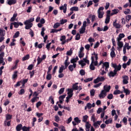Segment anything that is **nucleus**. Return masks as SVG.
I'll return each mask as SVG.
<instances>
[{"mask_svg": "<svg viewBox=\"0 0 131 131\" xmlns=\"http://www.w3.org/2000/svg\"><path fill=\"white\" fill-rule=\"evenodd\" d=\"M4 32H6V31H5V30H2V29H0V35H1V36H5V33H4Z\"/></svg>", "mask_w": 131, "mask_h": 131, "instance_id": "a18cd8bd", "label": "nucleus"}, {"mask_svg": "<svg viewBox=\"0 0 131 131\" xmlns=\"http://www.w3.org/2000/svg\"><path fill=\"white\" fill-rule=\"evenodd\" d=\"M37 65H39L41 62H42V59H41L39 56L38 57V58L37 59Z\"/></svg>", "mask_w": 131, "mask_h": 131, "instance_id": "f704fd0d", "label": "nucleus"}, {"mask_svg": "<svg viewBox=\"0 0 131 131\" xmlns=\"http://www.w3.org/2000/svg\"><path fill=\"white\" fill-rule=\"evenodd\" d=\"M78 57L80 59H81V58H83V57H84V53L83 52H79Z\"/></svg>", "mask_w": 131, "mask_h": 131, "instance_id": "37998d69", "label": "nucleus"}, {"mask_svg": "<svg viewBox=\"0 0 131 131\" xmlns=\"http://www.w3.org/2000/svg\"><path fill=\"white\" fill-rule=\"evenodd\" d=\"M111 58H115V57L116 56L115 55V52L114 51V50H112L111 52Z\"/></svg>", "mask_w": 131, "mask_h": 131, "instance_id": "c9c22d12", "label": "nucleus"}, {"mask_svg": "<svg viewBox=\"0 0 131 131\" xmlns=\"http://www.w3.org/2000/svg\"><path fill=\"white\" fill-rule=\"evenodd\" d=\"M123 78V84H127L128 83V76L125 75L122 77Z\"/></svg>", "mask_w": 131, "mask_h": 131, "instance_id": "423d86ee", "label": "nucleus"}, {"mask_svg": "<svg viewBox=\"0 0 131 131\" xmlns=\"http://www.w3.org/2000/svg\"><path fill=\"white\" fill-rule=\"evenodd\" d=\"M91 63L94 64L95 66H98V61L96 60L95 61V57L93 56H91Z\"/></svg>", "mask_w": 131, "mask_h": 131, "instance_id": "9d476101", "label": "nucleus"}, {"mask_svg": "<svg viewBox=\"0 0 131 131\" xmlns=\"http://www.w3.org/2000/svg\"><path fill=\"white\" fill-rule=\"evenodd\" d=\"M112 119H111V120H106L105 121V124H109V123H112Z\"/></svg>", "mask_w": 131, "mask_h": 131, "instance_id": "680f3d73", "label": "nucleus"}, {"mask_svg": "<svg viewBox=\"0 0 131 131\" xmlns=\"http://www.w3.org/2000/svg\"><path fill=\"white\" fill-rule=\"evenodd\" d=\"M60 25H61V24H60V23H56L54 24V28L55 29H57L58 28V27H59L60 26Z\"/></svg>", "mask_w": 131, "mask_h": 131, "instance_id": "de8ad7c7", "label": "nucleus"}, {"mask_svg": "<svg viewBox=\"0 0 131 131\" xmlns=\"http://www.w3.org/2000/svg\"><path fill=\"white\" fill-rule=\"evenodd\" d=\"M99 46H100V42H99V41H97L94 45V49H98Z\"/></svg>", "mask_w": 131, "mask_h": 131, "instance_id": "5fc2aeb1", "label": "nucleus"}, {"mask_svg": "<svg viewBox=\"0 0 131 131\" xmlns=\"http://www.w3.org/2000/svg\"><path fill=\"white\" fill-rule=\"evenodd\" d=\"M77 84H78V83H76L73 84V90H75V91H77V90H78V86L77 85Z\"/></svg>", "mask_w": 131, "mask_h": 131, "instance_id": "7c9ffc66", "label": "nucleus"}, {"mask_svg": "<svg viewBox=\"0 0 131 131\" xmlns=\"http://www.w3.org/2000/svg\"><path fill=\"white\" fill-rule=\"evenodd\" d=\"M64 91H65V88H62L60 89L58 92L59 95H62L64 93Z\"/></svg>", "mask_w": 131, "mask_h": 131, "instance_id": "c03bdc74", "label": "nucleus"}, {"mask_svg": "<svg viewBox=\"0 0 131 131\" xmlns=\"http://www.w3.org/2000/svg\"><path fill=\"white\" fill-rule=\"evenodd\" d=\"M93 78H89L84 80V82H89V81H92Z\"/></svg>", "mask_w": 131, "mask_h": 131, "instance_id": "e2e57ef3", "label": "nucleus"}, {"mask_svg": "<svg viewBox=\"0 0 131 131\" xmlns=\"http://www.w3.org/2000/svg\"><path fill=\"white\" fill-rule=\"evenodd\" d=\"M72 54H73V52L72 51V49H71L70 50V51H67V55L68 56H71V55H72Z\"/></svg>", "mask_w": 131, "mask_h": 131, "instance_id": "79ce46f5", "label": "nucleus"}, {"mask_svg": "<svg viewBox=\"0 0 131 131\" xmlns=\"http://www.w3.org/2000/svg\"><path fill=\"white\" fill-rule=\"evenodd\" d=\"M30 58V55L29 54H27L26 56H25L22 58L23 61H27V60H29V59Z\"/></svg>", "mask_w": 131, "mask_h": 131, "instance_id": "f3484780", "label": "nucleus"}, {"mask_svg": "<svg viewBox=\"0 0 131 131\" xmlns=\"http://www.w3.org/2000/svg\"><path fill=\"white\" fill-rule=\"evenodd\" d=\"M90 68L91 70H93V71L95 70V66H94V64H93V63L92 62L90 66Z\"/></svg>", "mask_w": 131, "mask_h": 131, "instance_id": "864d4df0", "label": "nucleus"}, {"mask_svg": "<svg viewBox=\"0 0 131 131\" xmlns=\"http://www.w3.org/2000/svg\"><path fill=\"white\" fill-rule=\"evenodd\" d=\"M55 118V121H56V122H59L60 121V117H59V116L56 115Z\"/></svg>", "mask_w": 131, "mask_h": 131, "instance_id": "8fccbe9b", "label": "nucleus"}, {"mask_svg": "<svg viewBox=\"0 0 131 131\" xmlns=\"http://www.w3.org/2000/svg\"><path fill=\"white\" fill-rule=\"evenodd\" d=\"M18 16V13H14L13 15V17H12L10 19V21L11 22H14L16 20V18Z\"/></svg>", "mask_w": 131, "mask_h": 131, "instance_id": "4468645a", "label": "nucleus"}, {"mask_svg": "<svg viewBox=\"0 0 131 131\" xmlns=\"http://www.w3.org/2000/svg\"><path fill=\"white\" fill-rule=\"evenodd\" d=\"M110 22V16H106L105 20V24H109Z\"/></svg>", "mask_w": 131, "mask_h": 131, "instance_id": "72a5a7b5", "label": "nucleus"}, {"mask_svg": "<svg viewBox=\"0 0 131 131\" xmlns=\"http://www.w3.org/2000/svg\"><path fill=\"white\" fill-rule=\"evenodd\" d=\"M91 126H92V124H90L89 122H86L85 125L86 128H91Z\"/></svg>", "mask_w": 131, "mask_h": 131, "instance_id": "603ef678", "label": "nucleus"}, {"mask_svg": "<svg viewBox=\"0 0 131 131\" xmlns=\"http://www.w3.org/2000/svg\"><path fill=\"white\" fill-rule=\"evenodd\" d=\"M105 80V77H98L96 79L94 80V82L95 83H98V82H103Z\"/></svg>", "mask_w": 131, "mask_h": 131, "instance_id": "7ed1b4c3", "label": "nucleus"}, {"mask_svg": "<svg viewBox=\"0 0 131 131\" xmlns=\"http://www.w3.org/2000/svg\"><path fill=\"white\" fill-rule=\"evenodd\" d=\"M98 14L99 19H102L103 16H104V12H97Z\"/></svg>", "mask_w": 131, "mask_h": 131, "instance_id": "4be33fe9", "label": "nucleus"}, {"mask_svg": "<svg viewBox=\"0 0 131 131\" xmlns=\"http://www.w3.org/2000/svg\"><path fill=\"white\" fill-rule=\"evenodd\" d=\"M100 71H101V72L100 73L101 75H104V74H106L107 73V72L104 71V69H100Z\"/></svg>", "mask_w": 131, "mask_h": 131, "instance_id": "bf43d9fd", "label": "nucleus"}, {"mask_svg": "<svg viewBox=\"0 0 131 131\" xmlns=\"http://www.w3.org/2000/svg\"><path fill=\"white\" fill-rule=\"evenodd\" d=\"M17 3V1L16 0H8V4L9 6H12V5H15V4Z\"/></svg>", "mask_w": 131, "mask_h": 131, "instance_id": "f8f14e48", "label": "nucleus"}, {"mask_svg": "<svg viewBox=\"0 0 131 131\" xmlns=\"http://www.w3.org/2000/svg\"><path fill=\"white\" fill-rule=\"evenodd\" d=\"M69 70H70V71H71V72H72V71H73V70H74V68H73V67L72 66V64H71L69 66Z\"/></svg>", "mask_w": 131, "mask_h": 131, "instance_id": "13d9d810", "label": "nucleus"}, {"mask_svg": "<svg viewBox=\"0 0 131 131\" xmlns=\"http://www.w3.org/2000/svg\"><path fill=\"white\" fill-rule=\"evenodd\" d=\"M67 19H61L60 20V24L61 25H63V24H65V23H67Z\"/></svg>", "mask_w": 131, "mask_h": 131, "instance_id": "49530a36", "label": "nucleus"}, {"mask_svg": "<svg viewBox=\"0 0 131 131\" xmlns=\"http://www.w3.org/2000/svg\"><path fill=\"white\" fill-rule=\"evenodd\" d=\"M35 47L38 48V49H41V48H42V43L38 45V42H36L35 43Z\"/></svg>", "mask_w": 131, "mask_h": 131, "instance_id": "dca6fc26", "label": "nucleus"}, {"mask_svg": "<svg viewBox=\"0 0 131 131\" xmlns=\"http://www.w3.org/2000/svg\"><path fill=\"white\" fill-rule=\"evenodd\" d=\"M46 79L47 80H51V79H52V74L47 73Z\"/></svg>", "mask_w": 131, "mask_h": 131, "instance_id": "a19ab883", "label": "nucleus"}, {"mask_svg": "<svg viewBox=\"0 0 131 131\" xmlns=\"http://www.w3.org/2000/svg\"><path fill=\"white\" fill-rule=\"evenodd\" d=\"M88 41H89V42H91V43H92V42H95V39H94V38H92V37H90V38H89V39H88Z\"/></svg>", "mask_w": 131, "mask_h": 131, "instance_id": "338daca9", "label": "nucleus"}, {"mask_svg": "<svg viewBox=\"0 0 131 131\" xmlns=\"http://www.w3.org/2000/svg\"><path fill=\"white\" fill-rule=\"evenodd\" d=\"M64 64L65 65V68H67V67H68V66L70 65V62H69V61H64Z\"/></svg>", "mask_w": 131, "mask_h": 131, "instance_id": "774afa93", "label": "nucleus"}, {"mask_svg": "<svg viewBox=\"0 0 131 131\" xmlns=\"http://www.w3.org/2000/svg\"><path fill=\"white\" fill-rule=\"evenodd\" d=\"M66 97V95H63L59 96V103L60 104H63V101H64V99Z\"/></svg>", "mask_w": 131, "mask_h": 131, "instance_id": "1a4fd4ad", "label": "nucleus"}, {"mask_svg": "<svg viewBox=\"0 0 131 131\" xmlns=\"http://www.w3.org/2000/svg\"><path fill=\"white\" fill-rule=\"evenodd\" d=\"M19 35H20V32L17 31V32L14 34V35H13V38H17V37H19Z\"/></svg>", "mask_w": 131, "mask_h": 131, "instance_id": "c756f323", "label": "nucleus"}, {"mask_svg": "<svg viewBox=\"0 0 131 131\" xmlns=\"http://www.w3.org/2000/svg\"><path fill=\"white\" fill-rule=\"evenodd\" d=\"M7 120H5L4 121V124L5 126H11V121H7Z\"/></svg>", "mask_w": 131, "mask_h": 131, "instance_id": "412c9836", "label": "nucleus"}, {"mask_svg": "<svg viewBox=\"0 0 131 131\" xmlns=\"http://www.w3.org/2000/svg\"><path fill=\"white\" fill-rule=\"evenodd\" d=\"M28 70H32L33 69V64H30L27 68Z\"/></svg>", "mask_w": 131, "mask_h": 131, "instance_id": "0e129e2a", "label": "nucleus"}, {"mask_svg": "<svg viewBox=\"0 0 131 131\" xmlns=\"http://www.w3.org/2000/svg\"><path fill=\"white\" fill-rule=\"evenodd\" d=\"M18 77V71H15L13 72L12 78V79H16Z\"/></svg>", "mask_w": 131, "mask_h": 131, "instance_id": "ddd939ff", "label": "nucleus"}, {"mask_svg": "<svg viewBox=\"0 0 131 131\" xmlns=\"http://www.w3.org/2000/svg\"><path fill=\"white\" fill-rule=\"evenodd\" d=\"M124 14H125V15H128V14H130V9H127V11H124Z\"/></svg>", "mask_w": 131, "mask_h": 131, "instance_id": "6e6d98bb", "label": "nucleus"}, {"mask_svg": "<svg viewBox=\"0 0 131 131\" xmlns=\"http://www.w3.org/2000/svg\"><path fill=\"white\" fill-rule=\"evenodd\" d=\"M79 32H80V34H83V33L85 32V28H82L81 27V28L79 29Z\"/></svg>", "mask_w": 131, "mask_h": 131, "instance_id": "a878e982", "label": "nucleus"}, {"mask_svg": "<svg viewBox=\"0 0 131 131\" xmlns=\"http://www.w3.org/2000/svg\"><path fill=\"white\" fill-rule=\"evenodd\" d=\"M74 121L76 122V123H80L81 122V120H79V118L78 117H75L74 119Z\"/></svg>", "mask_w": 131, "mask_h": 131, "instance_id": "e433bc0d", "label": "nucleus"}, {"mask_svg": "<svg viewBox=\"0 0 131 131\" xmlns=\"http://www.w3.org/2000/svg\"><path fill=\"white\" fill-rule=\"evenodd\" d=\"M13 117V115L7 114L6 116V120H11Z\"/></svg>", "mask_w": 131, "mask_h": 131, "instance_id": "393cba45", "label": "nucleus"}, {"mask_svg": "<svg viewBox=\"0 0 131 131\" xmlns=\"http://www.w3.org/2000/svg\"><path fill=\"white\" fill-rule=\"evenodd\" d=\"M70 11H73V12L74 11H75V12H78L79 9L76 6H74L73 7H72L71 8H70Z\"/></svg>", "mask_w": 131, "mask_h": 131, "instance_id": "b1692460", "label": "nucleus"}, {"mask_svg": "<svg viewBox=\"0 0 131 131\" xmlns=\"http://www.w3.org/2000/svg\"><path fill=\"white\" fill-rule=\"evenodd\" d=\"M33 96H35L34 97H33L31 100V103H35V101H36L37 99H39V97H38V93H37V92L35 91L34 92L33 94Z\"/></svg>", "mask_w": 131, "mask_h": 131, "instance_id": "20e7f679", "label": "nucleus"}, {"mask_svg": "<svg viewBox=\"0 0 131 131\" xmlns=\"http://www.w3.org/2000/svg\"><path fill=\"white\" fill-rule=\"evenodd\" d=\"M30 129V127H27L26 126H24L22 127V130L23 131H29Z\"/></svg>", "mask_w": 131, "mask_h": 131, "instance_id": "c85d7f7f", "label": "nucleus"}, {"mask_svg": "<svg viewBox=\"0 0 131 131\" xmlns=\"http://www.w3.org/2000/svg\"><path fill=\"white\" fill-rule=\"evenodd\" d=\"M78 63H79V65L81 66L82 68H83V67H84V66H85V65H86V63H83V60H81L79 61Z\"/></svg>", "mask_w": 131, "mask_h": 131, "instance_id": "bb28decb", "label": "nucleus"}, {"mask_svg": "<svg viewBox=\"0 0 131 131\" xmlns=\"http://www.w3.org/2000/svg\"><path fill=\"white\" fill-rule=\"evenodd\" d=\"M117 20H115V21L113 22V26L115 27V28L119 29L121 27L120 24H117Z\"/></svg>", "mask_w": 131, "mask_h": 131, "instance_id": "9b49d317", "label": "nucleus"}, {"mask_svg": "<svg viewBox=\"0 0 131 131\" xmlns=\"http://www.w3.org/2000/svg\"><path fill=\"white\" fill-rule=\"evenodd\" d=\"M118 48H120V49H122V47H123V42L122 41H121L120 40L118 41Z\"/></svg>", "mask_w": 131, "mask_h": 131, "instance_id": "aec40b11", "label": "nucleus"}, {"mask_svg": "<svg viewBox=\"0 0 131 131\" xmlns=\"http://www.w3.org/2000/svg\"><path fill=\"white\" fill-rule=\"evenodd\" d=\"M89 118V116L88 115H85L83 116L82 121L83 122H87L88 119Z\"/></svg>", "mask_w": 131, "mask_h": 131, "instance_id": "cd10ccee", "label": "nucleus"}, {"mask_svg": "<svg viewBox=\"0 0 131 131\" xmlns=\"http://www.w3.org/2000/svg\"><path fill=\"white\" fill-rule=\"evenodd\" d=\"M45 31H46V28H42L41 31V35L43 37L45 36Z\"/></svg>", "mask_w": 131, "mask_h": 131, "instance_id": "ea45409f", "label": "nucleus"}, {"mask_svg": "<svg viewBox=\"0 0 131 131\" xmlns=\"http://www.w3.org/2000/svg\"><path fill=\"white\" fill-rule=\"evenodd\" d=\"M33 21H34V17L31 18L30 19L26 20L24 22V24L26 25L25 29H27V30H28V29H30L31 27L33 26V24L31 23V22H33Z\"/></svg>", "mask_w": 131, "mask_h": 131, "instance_id": "f03ea898", "label": "nucleus"}, {"mask_svg": "<svg viewBox=\"0 0 131 131\" xmlns=\"http://www.w3.org/2000/svg\"><path fill=\"white\" fill-rule=\"evenodd\" d=\"M42 104V102H41V101H38L36 103V107L37 108V109H38V108H39V107H40V106H41Z\"/></svg>", "mask_w": 131, "mask_h": 131, "instance_id": "2f4dec72", "label": "nucleus"}, {"mask_svg": "<svg viewBox=\"0 0 131 131\" xmlns=\"http://www.w3.org/2000/svg\"><path fill=\"white\" fill-rule=\"evenodd\" d=\"M68 96L72 98L73 96V90L72 89H68Z\"/></svg>", "mask_w": 131, "mask_h": 131, "instance_id": "0eeeda50", "label": "nucleus"}, {"mask_svg": "<svg viewBox=\"0 0 131 131\" xmlns=\"http://www.w3.org/2000/svg\"><path fill=\"white\" fill-rule=\"evenodd\" d=\"M124 93H125L126 95H129V94H130V91L127 89H124Z\"/></svg>", "mask_w": 131, "mask_h": 131, "instance_id": "4d7b16f0", "label": "nucleus"}, {"mask_svg": "<svg viewBox=\"0 0 131 131\" xmlns=\"http://www.w3.org/2000/svg\"><path fill=\"white\" fill-rule=\"evenodd\" d=\"M103 90L101 91V93L99 95V98L100 99H104L106 96H107V93H108V92L110 91V90L111 89V86L108 85H105L103 86Z\"/></svg>", "mask_w": 131, "mask_h": 131, "instance_id": "f257e3e1", "label": "nucleus"}, {"mask_svg": "<svg viewBox=\"0 0 131 131\" xmlns=\"http://www.w3.org/2000/svg\"><path fill=\"white\" fill-rule=\"evenodd\" d=\"M22 124H18L16 127V129L17 131H20L22 129Z\"/></svg>", "mask_w": 131, "mask_h": 131, "instance_id": "6ab92c4d", "label": "nucleus"}, {"mask_svg": "<svg viewBox=\"0 0 131 131\" xmlns=\"http://www.w3.org/2000/svg\"><path fill=\"white\" fill-rule=\"evenodd\" d=\"M65 69H66V68L65 67V68H64V66L61 65V67H60L59 71H58L59 73H62L63 71L65 70Z\"/></svg>", "mask_w": 131, "mask_h": 131, "instance_id": "5701e85b", "label": "nucleus"}, {"mask_svg": "<svg viewBox=\"0 0 131 131\" xmlns=\"http://www.w3.org/2000/svg\"><path fill=\"white\" fill-rule=\"evenodd\" d=\"M27 81H28V79H25L24 80L21 79L20 80L21 84H23L24 85V84L25 85V83H27Z\"/></svg>", "mask_w": 131, "mask_h": 131, "instance_id": "473e14b6", "label": "nucleus"}, {"mask_svg": "<svg viewBox=\"0 0 131 131\" xmlns=\"http://www.w3.org/2000/svg\"><path fill=\"white\" fill-rule=\"evenodd\" d=\"M104 64V67L106 68H109V62H105L103 63Z\"/></svg>", "mask_w": 131, "mask_h": 131, "instance_id": "69168bd1", "label": "nucleus"}, {"mask_svg": "<svg viewBox=\"0 0 131 131\" xmlns=\"http://www.w3.org/2000/svg\"><path fill=\"white\" fill-rule=\"evenodd\" d=\"M108 75L109 77H114V76H116V75L115 73H114L113 71H111L108 73Z\"/></svg>", "mask_w": 131, "mask_h": 131, "instance_id": "a211bd4d", "label": "nucleus"}, {"mask_svg": "<svg viewBox=\"0 0 131 131\" xmlns=\"http://www.w3.org/2000/svg\"><path fill=\"white\" fill-rule=\"evenodd\" d=\"M125 36V35H124V34L123 33H121L119 35V37L117 38V40L118 41H119V40H121V39H122V38H123V37H124Z\"/></svg>", "mask_w": 131, "mask_h": 131, "instance_id": "2eb2a0df", "label": "nucleus"}, {"mask_svg": "<svg viewBox=\"0 0 131 131\" xmlns=\"http://www.w3.org/2000/svg\"><path fill=\"white\" fill-rule=\"evenodd\" d=\"M112 66L113 68L116 69L118 71L121 70V65H120V64L117 66L116 63H112Z\"/></svg>", "mask_w": 131, "mask_h": 131, "instance_id": "39448f33", "label": "nucleus"}, {"mask_svg": "<svg viewBox=\"0 0 131 131\" xmlns=\"http://www.w3.org/2000/svg\"><path fill=\"white\" fill-rule=\"evenodd\" d=\"M79 73L81 76H83V75H85V71L84 70L82 69L80 70Z\"/></svg>", "mask_w": 131, "mask_h": 131, "instance_id": "4c0bfd02", "label": "nucleus"}, {"mask_svg": "<svg viewBox=\"0 0 131 131\" xmlns=\"http://www.w3.org/2000/svg\"><path fill=\"white\" fill-rule=\"evenodd\" d=\"M13 25L15 28H18L19 26H23V24L22 23L14 21L13 22Z\"/></svg>", "mask_w": 131, "mask_h": 131, "instance_id": "6e6552de", "label": "nucleus"}, {"mask_svg": "<svg viewBox=\"0 0 131 131\" xmlns=\"http://www.w3.org/2000/svg\"><path fill=\"white\" fill-rule=\"evenodd\" d=\"M96 93V91H95L94 89H92L90 91V95L91 96H92V97H94V96H95V93Z\"/></svg>", "mask_w": 131, "mask_h": 131, "instance_id": "58836bf2", "label": "nucleus"}, {"mask_svg": "<svg viewBox=\"0 0 131 131\" xmlns=\"http://www.w3.org/2000/svg\"><path fill=\"white\" fill-rule=\"evenodd\" d=\"M80 39V34L79 33H77L75 36L76 40H79Z\"/></svg>", "mask_w": 131, "mask_h": 131, "instance_id": "09e8293b", "label": "nucleus"}, {"mask_svg": "<svg viewBox=\"0 0 131 131\" xmlns=\"http://www.w3.org/2000/svg\"><path fill=\"white\" fill-rule=\"evenodd\" d=\"M130 19H131V15H126V22H129V20H130Z\"/></svg>", "mask_w": 131, "mask_h": 131, "instance_id": "3c124183", "label": "nucleus"}, {"mask_svg": "<svg viewBox=\"0 0 131 131\" xmlns=\"http://www.w3.org/2000/svg\"><path fill=\"white\" fill-rule=\"evenodd\" d=\"M120 93H121L120 90H115L114 92V95H119V94H120Z\"/></svg>", "mask_w": 131, "mask_h": 131, "instance_id": "052dcab7", "label": "nucleus"}]
</instances>
